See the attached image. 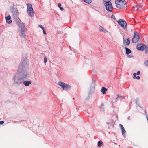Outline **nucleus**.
<instances>
[{
    "label": "nucleus",
    "instance_id": "obj_18",
    "mask_svg": "<svg viewBox=\"0 0 148 148\" xmlns=\"http://www.w3.org/2000/svg\"><path fill=\"white\" fill-rule=\"evenodd\" d=\"M125 43L127 45H129L130 42V39L129 38H128L125 40Z\"/></svg>",
    "mask_w": 148,
    "mask_h": 148
},
{
    "label": "nucleus",
    "instance_id": "obj_17",
    "mask_svg": "<svg viewBox=\"0 0 148 148\" xmlns=\"http://www.w3.org/2000/svg\"><path fill=\"white\" fill-rule=\"evenodd\" d=\"M140 71H138V72H137V73H134L133 74V76H134L133 78L134 79L135 78L136 75H139L140 74Z\"/></svg>",
    "mask_w": 148,
    "mask_h": 148
},
{
    "label": "nucleus",
    "instance_id": "obj_28",
    "mask_svg": "<svg viewBox=\"0 0 148 148\" xmlns=\"http://www.w3.org/2000/svg\"><path fill=\"white\" fill-rule=\"evenodd\" d=\"M111 18L114 19H116L115 16L114 15H112Z\"/></svg>",
    "mask_w": 148,
    "mask_h": 148
},
{
    "label": "nucleus",
    "instance_id": "obj_31",
    "mask_svg": "<svg viewBox=\"0 0 148 148\" xmlns=\"http://www.w3.org/2000/svg\"><path fill=\"white\" fill-rule=\"evenodd\" d=\"M136 78L138 80H139L140 78V77L139 76H137Z\"/></svg>",
    "mask_w": 148,
    "mask_h": 148
},
{
    "label": "nucleus",
    "instance_id": "obj_5",
    "mask_svg": "<svg viewBox=\"0 0 148 148\" xmlns=\"http://www.w3.org/2000/svg\"><path fill=\"white\" fill-rule=\"evenodd\" d=\"M117 22L118 24H119L124 29L127 28V24L126 22L124 20L120 19L117 21Z\"/></svg>",
    "mask_w": 148,
    "mask_h": 148
},
{
    "label": "nucleus",
    "instance_id": "obj_15",
    "mask_svg": "<svg viewBox=\"0 0 148 148\" xmlns=\"http://www.w3.org/2000/svg\"><path fill=\"white\" fill-rule=\"evenodd\" d=\"M107 90V89L105 88L104 87H103L101 89V91L102 92L103 94H105V92Z\"/></svg>",
    "mask_w": 148,
    "mask_h": 148
},
{
    "label": "nucleus",
    "instance_id": "obj_3",
    "mask_svg": "<svg viewBox=\"0 0 148 148\" xmlns=\"http://www.w3.org/2000/svg\"><path fill=\"white\" fill-rule=\"evenodd\" d=\"M27 11L28 14L30 17L34 16V10L32 5L31 4L27 3Z\"/></svg>",
    "mask_w": 148,
    "mask_h": 148
},
{
    "label": "nucleus",
    "instance_id": "obj_11",
    "mask_svg": "<svg viewBox=\"0 0 148 148\" xmlns=\"http://www.w3.org/2000/svg\"><path fill=\"white\" fill-rule=\"evenodd\" d=\"M5 19L7 22L9 24H10L12 22V21L11 20V16L10 15H8L5 17Z\"/></svg>",
    "mask_w": 148,
    "mask_h": 148
},
{
    "label": "nucleus",
    "instance_id": "obj_34",
    "mask_svg": "<svg viewBox=\"0 0 148 148\" xmlns=\"http://www.w3.org/2000/svg\"><path fill=\"white\" fill-rule=\"evenodd\" d=\"M146 117L147 120H148V115L147 114H146Z\"/></svg>",
    "mask_w": 148,
    "mask_h": 148
},
{
    "label": "nucleus",
    "instance_id": "obj_12",
    "mask_svg": "<svg viewBox=\"0 0 148 148\" xmlns=\"http://www.w3.org/2000/svg\"><path fill=\"white\" fill-rule=\"evenodd\" d=\"M134 10L136 11L138 10H140L141 9V7L139 5H135L133 7Z\"/></svg>",
    "mask_w": 148,
    "mask_h": 148
},
{
    "label": "nucleus",
    "instance_id": "obj_32",
    "mask_svg": "<svg viewBox=\"0 0 148 148\" xmlns=\"http://www.w3.org/2000/svg\"><path fill=\"white\" fill-rule=\"evenodd\" d=\"M119 97V96L118 95H116L115 97L116 98V99H118V98Z\"/></svg>",
    "mask_w": 148,
    "mask_h": 148
},
{
    "label": "nucleus",
    "instance_id": "obj_24",
    "mask_svg": "<svg viewBox=\"0 0 148 148\" xmlns=\"http://www.w3.org/2000/svg\"><path fill=\"white\" fill-rule=\"evenodd\" d=\"M20 36L21 37H23V38H25V33H24L23 34H21L20 35Z\"/></svg>",
    "mask_w": 148,
    "mask_h": 148
},
{
    "label": "nucleus",
    "instance_id": "obj_25",
    "mask_svg": "<svg viewBox=\"0 0 148 148\" xmlns=\"http://www.w3.org/2000/svg\"><path fill=\"white\" fill-rule=\"evenodd\" d=\"M144 64L146 66H148V60L145 61Z\"/></svg>",
    "mask_w": 148,
    "mask_h": 148
},
{
    "label": "nucleus",
    "instance_id": "obj_30",
    "mask_svg": "<svg viewBox=\"0 0 148 148\" xmlns=\"http://www.w3.org/2000/svg\"><path fill=\"white\" fill-rule=\"evenodd\" d=\"M4 122L3 121H0V124L1 125H2L4 123Z\"/></svg>",
    "mask_w": 148,
    "mask_h": 148
},
{
    "label": "nucleus",
    "instance_id": "obj_21",
    "mask_svg": "<svg viewBox=\"0 0 148 148\" xmlns=\"http://www.w3.org/2000/svg\"><path fill=\"white\" fill-rule=\"evenodd\" d=\"M61 4L60 3L58 4V6L59 7L61 11H63L64 10V8L63 7H61Z\"/></svg>",
    "mask_w": 148,
    "mask_h": 148
},
{
    "label": "nucleus",
    "instance_id": "obj_8",
    "mask_svg": "<svg viewBox=\"0 0 148 148\" xmlns=\"http://www.w3.org/2000/svg\"><path fill=\"white\" fill-rule=\"evenodd\" d=\"M146 48V46L142 44H138L137 46V49L138 50L143 51Z\"/></svg>",
    "mask_w": 148,
    "mask_h": 148
},
{
    "label": "nucleus",
    "instance_id": "obj_33",
    "mask_svg": "<svg viewBox=\"0 0 148 148\" xmlns=\"http://www.w3.org/2000/svg\"><path fill=\"white\" fill-rule=\"evenodd\" d=\"M148 51V49H146L145 50V53H147V51Z\"/></svg>",
    "mask_w": 148,
    "mask_h": 148
},
{
    "label": "nucleus",
    "instance_id": "obj_4",
    "mask_svg": "<svg viewBox=\"0 0 148 148\" xmlns=\"http://www.w3.org/2000/svg\"><path fill=\"white\" fill-rule=\"evenodd\" d=\"M58 84L62 88L63 90H68L71 88V86L68 84H65L62 81H59Z\"/></svg>",
    "mask_w": 148,
    "mask_h": 148
},
{
    "label": "nucleus",
    "instance_id": "obj_7",
    "mask_svg": "<svg viewBox=\"0 0 148 148\" xmlns=\"http://www.w3.org/2000/svg\"><path fill=\"white\" fill-rule=\"evenodd\" d=\"M136 34V32H134V36L132 40L133 43H136L138 42L139 39V35L138 34Z\"/></svg>",
    "mask_w": 148,
    "mask_h": 148
},
{
    "label": "nucleus",
    "instance_id": "obj_19",
    "mask_svg": "<svg viewBox=\"0 0 148 148\" xmlns=\"http://www.w3.org/2000/svg\"><path fill=\"white\" fill-rule=\"evenodd\" d=\"M103 144L102 141H99L98 142V145L99 147H101Z\"/></svg>",
    "mask_w": 148,
    "mask_h": 148
},
{
    "label": "nucleus",
    "instance_id": "obj_1",
    "mask_svg": "<svg viewBox=\"0 0 148 148\" xmlns=\"http://www.w3.org/2000/svg\"><path fill=\"white\" fill-rule=\"evenodd\" d=\"M23 65L20 64L18 69L17 73L14 77V82L15 84H19L27 79V74L22 69Z\"/></svg>",
    "mask_w": 148,
    "mask_h": 148
},
{
    "label": "nucleus",
    "instance_id": "obj_6",
    "mask_svg": "<svg viewBox=\"0 0 148 148\" xmlns=\"http://www.w3.org/2000/svg\"><path fill=\"white\" fill-rule=\"evenodd\" d=\"M106 10L108 12H111L113 8L111 2L105 3L104 4Z\"/></svg>",
    "mask_w": 148,
    "mask_h": 148
},
{
    "label": "nucleus",
    "instance_id": "obj_9",
    "mask_svg": "<svg viewBox=\"0 0 148 148\" xmlns=\"http://www.w3.org/2000/svg\"><path fill=\"white\" fill-rule=\"evenodd\" d=\"M20 24L19 25V26L21 27V34H23L25 33V27L24 25L23 24L20 23Z\"/></svg>",
    "mask_w": 148,
    "mask_h": 148
},
{
    "label": "nucleus",
    "instance_id": "obj_23",
    "mask_svg": "<svg viewBox=\"0 0 148 148\" xmlns=\"http://www.w3.org/2000/svg\"><path fill=\"white\" fill-rule=\"evenodd\" d=\"M104 2V3H108L109 2H111V0H103Z\"/></svg>",
    "mask_w": 148,
    "mask_h": 148
},
{
    "label": "nucleus",
    "instance_id": "obj_35",
    "mask_svg": "<svg viewBox=\"0 0 148 148\" xmlns=\"http://www.w3.org/2000/svg\"><path fill=\"white\" fill-rule=\"evenodd\" d=\"M127 119L128 120H130V116H129L128 118H127Z\"/></svg>",
    "mask_w": 148,
    "mask_h": 148
},
{
    "label": "nucleus",
    "instance_id": "obj_36",
    "mask_svg": "<svg viewBox=\"0 0 148 148\" xmlns=\"http://www.w3.org/2000/svg\"><path fill=\"white\" fill-rule=\"evenodd\" d=\"M123 42H124V37H123Z\"/></svg>",
    "mask_w": 148,
    "mask_h": 148
},
{
    "label": "nucleus",
    "instance_id": "obj_20",
    "mask_svg": "<svg viewBox=\"0 0 148 148\" xmlns=\"http://www.w3.org/2000/svg\"><path fill=\"white\" fill-rule=\"evenodd\" d=\"M85 2L88 4L90 3L91 2L92 0H83Z\"/></svg>",
    "mask_w": 148,
    "mask_h": 148
},
{
    "label": "nucleus",
    "instance_id": "obj_10",
    "mask_svg": "<svg viewBox=\"0 0 148 148\" xmlns=\"http://www.w3.org/2000/svg\"><path fill=\"white\" fill-rule=\"evenodd\" d=\"M119 126L121 128V130L122 131V133L123 136H124L125 133L126 132V131L125 130L124 128L123 125L121 124H120L119 125Z\"/></svg>",
    "mask_w": 148,
    "mask_h": 148
},
{
    "label": "nucleus",
    "instance_id": "obj_14",
    "mask_svg": "<svg viewBox=\"0 0 148 148\" xmlns=\"http://www.w3.org/2000/svg\"><path fill=\"white\" fill-rule=\"evenodd\" d=\"M23 84L26 86H27L31 84V82L30 81H24L23 82Z\"/></svg>",
    "mask_w": 148,
    "mask_h": 148
},
{
    "label": "nucleus",
    "instance_id": "obj_29",
    "mask_svg": "<svg viewBox=\"0 0 148 148\" xmlns=\"http://www.w3.org/2000/svg\"><path fill=\"white\" fill-rule=\"evenodd\" d=\"M42 30H43V33H44V34L45 35L46 34V31H45V29H43Z\"/></svg>",
    "mask_w": 148,
    "mask_h": 148
},
{
    "label": "nucleus",
    "instance_id": "obj_27",
    "mask_svg": "<svg viewBox=\"0 0 148 148\" xmlns=\"http://www.w3.org/2000/svg\"><path fill=\"white\" fill-rule=\"evenodd\" d=\"M38 27L41 28L42 30L44 29V27H43V26L42 25H38Z\"/></svg>",
    "mask_w": 148,
    "mask_h": 148
},
{
    "label": "nucleus",
    "instance_id": "obj_13",
    "mask_svg": "<svg viewBox=\"0 0 148 148\" xmlns=\"http://www.w3.org/2000/svg\"><path fill=\"white\" fill-rule=\"evenodd\" d=\"M99 30L100 32H102L105 33L108 32V31L107 30H106L104 28L101 26L99 27Z\"/></svg>",
    "mask_w": 148,
    "mask_h": 148
},
{
    "label": "nucleus",
    "instance_id": "obj_26",
    "mask_svg": "<svg viewBox=\"0 0 148 148\" xmlns=\"http://www.w3.org/2000/svg\"><path fill=\"white\" fill-rule=\"evenodd\" d=\"M47 58L46 57H45L44 58V62L45 63H46L47 62Z\"/></svg>",
    "mask_w": 148,
    "mask_h": 148
},
{
    "label": "nucleus",
    "instance_id": "obj_37",
    "mask_svg": "<svg viewBox=\"0 0 148 148\" xmlns=\"http://www.w3.org/2000/svg\"><path fill=\"white\" fill-rule=\"evenodd\" d=\"M145 114H146H146H147V113H146V111L145 110Z\"/></svg>",
    "mask_w": 148,
    "mask_h": 148
},
{
    "label": "nucleus",
    "instance_id": "obj_2",
    "mask_svg": "<svg viewBox=\"0 0 148 148\" xmlns=\"http://www.w3.org/2000/svg\"><path fill=\"white\" fill-rule=\"evenodd\" d=\"M126 3L125 0H116L115 4L117 8H122L125 7Z\"/></svg>",
    "mask_w": 148,
    "mask_h": 148
},
{
    "label": "nucleus",
    "instance_id": "obj_16",
    "mask_svg": "<svg viewBox=\"0 0 148 148\" xmlns=\"http://www.w3.org/2000/svg\"><path fill=\"white\" fill-rule=\"evenodd\" d=\"M126 53L127 54H129L131 53V50L128 48L126 47Z\"/></svg>",
    "mask_w": 148,
    "mask_h": 148
},
{
    "label": "nucleus",
    "instance_id": "obj_22",
    "mask_svg": "<svg viewBox=\"0 0 148 148\" xmlns=\"http://www.w3.org/2000/svg\"><path fill=\"white\" fill-rule=\"evenodd\" d=\"M110 122H107V125H109V124H110V123H111V124H113V123H114V121H113V119H111V120H110Z\"/></svg>",
    "mask_w": 148,
    "mask_h": 148
}]
</instances>
